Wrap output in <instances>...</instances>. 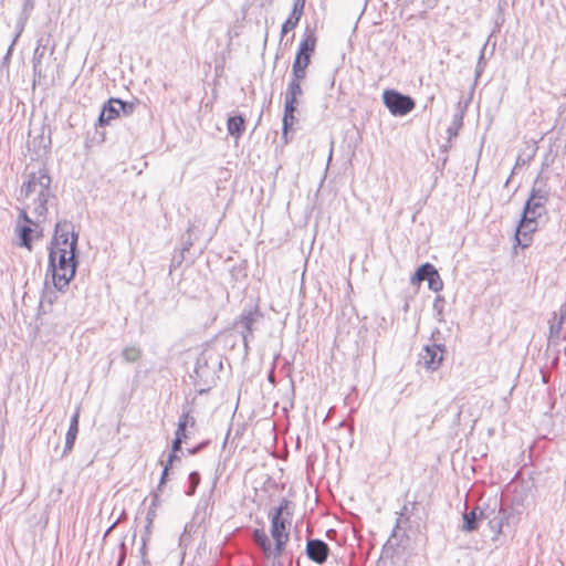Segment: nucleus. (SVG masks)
I'll use <instances>...</instances> for the list:
<instances>
[{
	"label": "nucleus",
	"instance_id": "f257e3e1",
	"mask_svg": "<svg viewBox=\"0 0 566 566\" xmlns=\"http://www.w3.org/2000/svg\"><path fill=\"white\" fill-rule=\"evenodd\" d=\"M50 186L51 177L44 167L29 172L27 180L21 186L19 199L27 203L30 213L38 220L46 218L48 201L53 197Z\"/></svg>",
	"mask_w": 566,
	"mask_h": 566
},
{
	"label": "nucleus",
	"instance_id": "f03ea898",
	"mask_svg": "<svg viewBox=\"0 0 566 566\" xmlns=\"http://www.w3.org/2000/svg\"><path fill=\"white\" fill-rule=\"evenodd\" d=\"M290 501L283 499L277 507L269 513L271 522V536L274 541L273 556L280 557L290 541V526L292 512L289 511Z\"/></svg>",
	"mask_w": 566,
	"mask_h": 566
},
{
	"label": "nucleus",
	"instance_id": "7ed1b4c3",
	"mask_svg": "<svg viewBox=\"0 0 566 566\" xmlns=\"http://www.w3.org/2000/svg\"><path fill=\"white\" fill-rule=\"evenodd\" d=\"M49 270L52 273L53 285L63 291L70 284V281L75 275L76 260L75 253H69L63 250V253L53 255L50 250L49 253Z\"/></svg>",
	"mask_w": 566,
	"mask_h": 566
},
{
	"label": "nucleus",
	"instance_id": "20e7f679",
	"mask_svg": "<svg viewBox=\"0 0 566 566\" xmlns=\"http://www.w3.org/2000/svg\"><path fill=\"white\" fill-rule=\"evenodd\" d=\"M78 234L74 231L72 222L63 220L55 224L54 235L51 242L50 250L52 254L63 253L65 250L69 253H75Z\"/></svg>",
	"mask_w": 566,
	"mask_h": 566
},
{
	"label": "nucleus",
	"instance_id": "39448f33",
	"mask_svg": "<svg viewBox=\"0 0 566 566\" xmlns=\"http://www.w3.org/2000/svg\"><path fill=\"white\" fill-rule=\"evenodd\" d=\"M316 35L314 30L306 28L298 44L295 60L292 65V74L306 77V69L311 63V56L315 51Z\"/></svg>",
	"mask_w": 566,
	"mask_h": 566
},
{
	"label": "nucleus",
	"instance_id": "423d86ee",
	"mask_svg": "<svg viewBox=\"0 0 566 566\" xmlns=\"http://www.w3.org/2000/svg\"><path fill=\"white\" fill-rule=\"evenodd\" d=\"M263 318V313L260 311L258 305L244 308L235 319V327L242 335L244 347H248V343L253 338L256 324Z\"/></svg>",
	"mask_w": 566,
	"mask_h": 566
},
{
	"label": "nucleus",
	"instance_id": "0eeeda50",
	"mask_svg": "<svg viewBox=\"0 0 566 566\" xmlns=\"http://www.w3.org/2000/svg\"><path fill=\"white\" fill-rule=\"evenodd\" d=\"M385 106L394 116H405L416 106L415 101L395 90H386L382 94Z\"/></svg>",
	"mask_w": 566,
	"mask_h": 566
},
{
	"label": "nucleus",
	"instance_id": "6e6552de",
	"mask_svg": "<svg viewBox=\"0 0 566 566\" xmlns=\"http://www.w3.org/2000/svg\"><path fill=\"white\" fill-rule=\"evenodd\" d=\"M548 202V191L545 188L533 187L530 198L527 199L523 214L538 219L546 213V205Z\"/></svg>",
	"mask_w": 566,
	"mask_h": 566
},
{
	"label": "nucleus",
	"instance_id": "1a4fd4ad",
	"mask_svg": "<svg viewBox=\"0 0 566 566\" xmlns=\"http://www.w3.org/2000/svg\"><path fill=\"white\" fill-rule=\"evenodd\" d=\"M217 367L222 368L221 360L218 357L202 353L197 358L195 375L199 380L207 385L213 381Z\"/></svg>",
	"mask_w": 566,
	"mask_h": 566
},
{
	"label": "nucleus",
	"instance_id": "9d476101",
	"mask_svg": "<svg viewBox=\"0 0 566 566\" xmlns=\"http://www.w3.org/2000/svg\"><path fill=\"white\" fill-rule=\"evenodd\" d=\"M55 51V44L52 43V39L50 34H43L39 36L36 41V46L33 52L32 56V66L34 75H38L39 77L43 76V67H42V61L45 57V55L49 53L52 55Z\"/></svg>",
	"mask_w": 566,
	"mask_h": 566
},
{
	"label": "nucleus",
	"instance_id": "9b49d317",
	"mask_svg": "<svg viewBox=\"0 0 566 566\" xmlns=\"http://www.w3.org/2000/svg\"><path fill=\"white\" fill-rule=\"evenodd\" d=\"M444 352V345H426L419 355V364H421L427 370L434 371L441 366Z\"/></svg>",
	"mask_w": 566,
	"mask_h": 566
},
{
	"label": "nucleus",
	"instance_id": "f8f14e48",
	"mask_svg": "<svg viewBox=\"0 0 566 566\" xmlns=\"http://www.w3.org/2000/svg\"><path fill=\"white\" fill-rule=\"evenodd\" d=\"M566 304H562L558 311L552 314L548 319V342L551 344H558L560 339H566Z\"/></svg>",
	"mask_w": 566,
	"mask_h": 566
},
{
	"label": "nucleus",
	"instance_id": "ddd939ff",
	"mask_svg": "<svg viewBox=\"0 0 566 566\" xmlns=\"http://www.w3.org/2000/svg\"><path fill=\"white\" fill-rule=\"evenodd\" d=\"M536 229L537 219H532V217L523 214L515 233L517 244L523 249L530 247L532 241L531 234L535 232Z\"/></svg>",
	"mask_w": 566,
	"mask_h": 566
},
{
	"label": "nucleus",
	"instance_id": "4468645a",
	"mask_svg": "<svg viewBox=\"0 0 566 566\" xmlns=\"http://www.w3.org/2000/svg\"><path fill=\"white\" fill-rule=\"evenodd\" d=\"M329 547L322 539H307L306 543V555L316 564H324L328 557Z\"/></svg>",
	"mask_w": 566,
	"mask_h": 566
},
{
	"label": "nucleus",
	"instance_id": "2eb2a0df",
	"mask_svg": "<svg viewBox=\"0 0 566 566\" xmlns=\"http://www.w3.org/2000/svg\"><path fill=\"white\" fill-rule=\"evenodd\" d=\"M119 108H123L122 106V99L119 98H111L106 104H104L99 117L98 123L101 126L108 125L113 119H116L119 117Z\"/></svg>",
	"mask_w": 566,
	"mask_h": 566
},
{
	"label": "nucleus",
	"instance_id": "dca6fc26",
	"mask_svg": "<svg viewBox=\"0 0 566 566\" xmlns=\"http://www.w3.org/2000/svg\"><path fill=\"white\" fill-rule=\"evenodd\" d=\"M80 412H81V408L78 406V407H76L74 413L71 417L70 426H69V429H67V432L65 436V446H64V450H63L64 455L70 453L74 448L76 437L78 433Z\"/></svg>",
	"mask_w": 566,
	"mask_h": 566
},
{
	"label": "nucleus",
	"instance_id": "f3484780",
	"mask_svg": "<svg viewBox=\"0 0 566 566\" xmlns=\"http://www.w3.org/2000/svg\"><path fill=\"white\" fill-rule=\"evenodd\" d=\"M304 76L291 75V80L287 84V88L284 96V103L293 106L298 105V97L303 94V90L301 86Z\"/></svg>",
	"mask_w": 566,
	"mask_h": 566
},
{
	"label": "nucleus",
	"instance_id": "a211bd4d",
	"mask_svg": "<svg viewBox=\"0 0 566 566\" xmlns=\"http://www.w3.org/2000/svg\"><path fill=\"white\" fill-rule=\"evenodd\" d=\"M252 538L265 557L273 556V548L264 530L255 528L252 533Z\"/></svg>",
	"mask_w": 566,
	"mask_h": 566
},
{
	"label": "nucleus",
	"instance_id": "6ab92c4d",
	"mask_svg": "<svg viewBox=\"0 0 566 566\" xmlns=\"http://www.w3.org/2000/svg\"><path fill=\"white\" fill-rule=\"evenodd\" d=\"M245 129V120L241 115L231 116L227 120V130L229 135L237 139L242 136Z\"/></svg>",
	"mask_w": 566,
	"mask_h": 566
},
{
	"label": "nucleus",
	"instance_id": "aec40b11",
	"mask_svg": "<svg viewBox=\"0 0 566 566\" xmlns=\"http://www.w3.org/2000/svg\"><path fill=\"white\" fill-rule=\"evenodd\" d=\"M511 514L505 509H500L496 516L490 520L489 524L493 532L501 534L503 526L509 524Z\"/></svg>",
	"mask_w": 566,
	"mask_h": 566
},
{
	"label": "nucleus",
	"instance_id": "412c9836",
	"mask_svg": "<svg viewBox=\"0 0 566 566\" xmlns=\"http://www.w3.org/2000/svg\"><path fill=\"white\" fill-rule=\"evenodd\" d=\"M36 229L38 228H35L32 224L19 226L17 228V232H18L19 239H20L19 245L23 247V248H27L28 250H31L32 249V245H31V241H32L31 234L33 232H35Z\"/></svg>",
	"mask_w": 566,
	"mask_h": 566
},
{
	"label": "nucleus",
	"instance_id": "4be33fe9",
	"mask_svg": "<svg viewBox=\"0 0 566 566\" xmlns=\"http://www.w3.org/2000/svg\"><path fill=\"white\" fill-rule=\"evenodd\" d=\"M438 273L437 269L430 264V263H424L422 264L417 271L416 273L413 274V276L411 277V282L412 283H416V282H422V281H429L430 277H432L433 275H436Z\"/></svg>",
	"mask_w": 566,
	"mask_h": 566
},
{
	"label": "nucleus",
	"instance_id": "5701e85b",
	"mask_svg": "<svg viewBox=\"0 0 566 566\" xmlns=\"http://www.w3.org/2000/svg\"><path fill=\"white\" fill-rule=\"evenodd\" d=\"M537 151V146L535 143L526 144L525 148L518 154L516 158L515 166H526L528 165L533 158L535 157Z\"/></svg>",
	"mask_w": 566,
	"mask_h": 566
},
{
	"label": "nucleus",
	"instance_id": "b1692460",
	"mask_svg": "<svg viewBox=\"0 0 566 566\" xmlns=\"http://www.w3.org/2000/svg\"><path fill=\"white\" fill-rule=\"evenodd\" d=\"M297 106H293L290 104L284 103V114H283V138L286 139L287 130L291 128L294 124L295 116L294 113L296 111Z\"/></svg>",
	"mask_w": 566,
	"mask_h": 566
},
{
	"label": "nucleus",
	"instance_id": "393cba45",
	"mask_svg": "<svg viewBox=\"0 0 566 566\" xmlns=\"http://www.w3.org/2000/svg\"><path fill=\"white\" fill-rule=\"evenodd\" d=\"M478 510L479 507H474L471 512L464 513L463 515V524H462V531L464 532H473L478 530L479 523H478Z\"/></svg>",
	"mask_w": 566,
	"mask_h": 566
},
{
	"label": "nucleus",
	"instance_id": "a878e982",
	"mask_svg": "<svg viewBox=\"0 0 566 566\" xmlns=\"http://www.w3.org/2000/svg\"><path fill=\"white\" fill-rule=\"evenodd\" d=\"M189 424L193 426L195 424V419L189 415V412H184L179 417V419H178V427H177V430H176V437L186 439L187 438V436H186V428Z\"/></svg>",
	"mask_w": 566,
	"mask_h": 566
},
{
	"label": "nucleus",
	"instance_id": "bb28decb",
	"mask_svg": "<svg viewBox=\"0 0 566 566\" xmlns=\"http://www.w3.org/2000/svg\"><path fill=\"white\" fill-rule=\"evenodd\" d=\"M142 354H143V352H142L140 347L135 346V345L126 346L122 352L123 359L126 363H135V361L139 360L142 357Z\"/></svg>",
	"mask_w": 566,
	"mask_h": 566
},
{
	"label": "nucleus",
	"instance_id": "cd10ccee",
	"mask_svg": "<svg viewBox=\"0 0 566 566\" xmlns=\"http://www.w3.org/2000/svg\"><path fill=\"white\" fill-rule=\"evenodd\" d=\"M57 289L53 285V287L49 286L48 283H45L44 290L41 295L40 303L52 305L56 298H57Z\"/></svg>",
	"mask_w": 566,
	"mask_h": 566
},
{
	"label": "nucleus",
	"instance_id": "c85d7f7f",
	"mask_svg": "<svg viewBox=\"0 0 566 566\" xmlns=\"http://www.w3.org/2000/svg\"><path fill=\"white\" fill-rule=\"evenodd\" d=\"M302 17H298V14L290 13V17L285 20V22L282 24V36L285 35L289 31L295 29L300 22Z\"/></svg>",
	"mask_w": 566,
	"mask_h": 566
},
{
	"label": "nucleus",
	"instance_id": "c756f323",
	"mask_svg": "<svg viewBox=\"0 0 566 566\" xmlns=\"http://www.w3.org/2000/svg\"><path fill=\"white\" fill-rule=\"evenodd\" d=\"M462 126V115H454L451 125L448 127L447 133L449 139L455 138L459 134V130Z\"/></svg>",
	"mask_w": 566,
	"mask_h": 566
},
{
	"label": "nucleus",
	"instance_id": "7c9ffc66",
	"mask_svg": "<svg viewBox=\"0 0 566 566\" xmlns=\"http://www.w3.org/2000/svg\"><path fill=\"white\" fill-rule=\"evenodd\" d=\"M200 483V474L197 471H193L189 474L188 478V489L186 490V495L191 496L195 494L197 486Z\"/></svg>",
	"mask_w": 566,
	"mask_h": 566
},
{
	"label": "nucleus",
	"instance_id": "2f4dec72",
	"mask_svg": "<svg viewBox=\"0 0 566 566\" xmlns=\"http://www.w3.org/2000/svg\"><path fill=\"white\" fill-rule=\"evenodd\" d=\"M29 211L30 209H28L27 203H24V208L20 210V219H22L27 224H32L35 228H39L40 223L43 222L44 220H38L35 216L31 218L29 216Z\"/></svg>",
	"mask_w": 566,
	"mask_h": 566
},
{
	"label": "nucleus",
	"instance_id": "473e14b6",
	"mask_svg": "<svg viewBox=\"0 0 566 566\" xmlns=\"http://www.w3.org/2000/svg\"><path fill=\"white\" fill-rule=\"evenodd\" d=\"M159 495L157 493L154 494L151 504L147 511L146 515V522H149V524H153L155 517H156V509L158 505Z\"/></svg>",
	"mask_w": 566,
	"mask_h": 566
},
{
	"label": "nucleus",
	"instance_id": "72a5a7b5",
	"mask_svg": "<svg viewBox=\"0 0 566 566\" xmlns=\"http://www.w3.org/2000/svg\"><path fill=\"white\" fill-rule=\"evenodd\" d=\"M428 286L433 292H439L443 289V282H442L439 273H437L436 275L430 277V280L428 281Z\"/></svg>",
	"mask_w": 566,
	"mask_h": 566
},
{
	"label": "nucleus",
	"instance_id": "f704fd0d",
	"mask_svg": "<svg viewBox=\"0 0 566 566\" xmlns=\"http://www.w3.org/2000/svg\"><path fill=\"white\" fill-rule=\"evenodd\" d=\"M305 7V0H294L292 13L298 14V17L303 15Z\"/></svg>",
	"mask_w": 566,
	"mask_h": 566
},
{
	"label": "nucleus",
	"instance_id": "c9c22d12",
	"mask_svg": "<svg viewBox=\"0 0 566 566\" xmlns=\"http://www.w3.org/2000/svg\"><path fill=\"white\" fill-rule=\"evenodd\" d=\"M122 106L123 108H119V113L128 116V115H132L134 109H135V104L134 103H127V102H123L122 101Z\"/></svg>",
	"mask_w": 566,
	"mask_h": 566
},
{
	"label": "nucleus",
	"instance_id": "e433bc0d",
	"mask_svg": "<svg viewBox=\"0 0 566 566\" xmlns=\"http://www.w3.org/2000/svg\"><path fill=\"white\" fill-rule=\"evenodd\" d=\"M443 304H444V300L442 296L438 295L433 302V310L437 311V313L439 315L442 314V311H443Z\"/></svg>",
	"mask_w": 566,
	"mask_h": 566
},
{
	"label": "nucleus",
	"instance_id": "4c0bfd02",
	"mask_svg": "<svg viewBox=\"0 0 566 566\" xmlns=\"http://www.w3.org/2000/svg\"><path fill=\"white\" fill-rule=\"evenodd\" d=\"M125 558H126V546H125V542L122 541L119 544V554H118L117 566H122Z\"/></svg>",
	"mask_w": 566,
	"mask_h": 566
},
{
	"label": "nucleus",
	"instance_id": "58836bf2",
	"mask_svg": "<svg viewBox=\"0 0 566 566\" xmlns=\"http://www.w3.org/2000/svg\"><path fill=\"white\" fill-rule=\"evenodd\" d=\"M148 541H149L148 536H142V545L139 547L140 557H148V553H147Z\"/></svg>",
	"mask_w": 566,
	"mask_h": 566
},
{
	"label": "nucleus",
	"instance_id": "ea45409f",
	"mask_svg": "<svg viewBox=\"0 0 566 566\" xmlns=\"http://www.w3.org/2000/svg\"><path fill=\"white\" fill-rule=\"evenodd\" d=\"M182 441H184L182 438L175 437V440L172 441L171 452L177 453L181 449Z\"/></svg>",
	"mask_w": 566,
	"mask_h": 566
},
{
	"label": "nucleus",
	"instance_id": "a19ab883",
	"mask_svg": "<svg viewBox=\"0 0 566 566\" xmlns=\"http://www.w3.org/2000/svg\"><path fill=\"white\" fill-rule=\"evenodd\" d=\"M168 470H169L168 465H165L164 470H163V473H161V476H160V482H159L158 489H160V486L166 482V478L168 475Z\"/></svg>",
	"mask_w": 566,
	"mask_h": 566
},
{
	"label": "nucleus",
	"instance_id": "79ce46f5",
	"mask_svg": "<svg viewBox=\"0 0 566 566\" xmlns=\"http://www.w3.org/2000/svg\"><path fill=\"white\" fill-rule=\"evenodd\" d=\"M176 459H178L177 453L170 452L166 465H168V468L171 467Z\"/></svg>",
	"mask_w": 566,
	"mask_h": 566
},
{
	"label": "nucleus",
	"instance_id": "37998d69",
	"mask_svg": "<svg viewBox=\"0 0 566 566\" xmlns=\"http://www.w3.org/2000/svg\"><path fill=\"white\" fill-rule=\"evenodd\" d=\"M20 33H21V30L19 32H17V34H15V36H14V39H13L9 50H8V52H7V56H9L11 54L12 49H13L15 42L18 41V38L20 36Z\"/></svg>",
	"mask_w": 566,
	"mask_h": 566
},
{
	"label": "nucleus",
	"instance_id": "c03bdc74",
	"mask_svg": "<svg viewBox=\"0 0 566 566\" xmlns=\"http://www.w3.org/2000/svg\"><path fill=\"white\" fill-rule=\"evenodd\" d=\"M151 526H153V524H149V522H146L145 533L143 536H148V539L150 538V535H151Z\"/></svg>",
	"mask_w": 566,
	"mask_h": 566
},
{
	"label": "nucleus",
	"instance_id": "a18cd8bd",
	"mask_svg": "<svg viewBox=\"0 0 566 566\" xmlns=\"http://www.w3.org/2000/svg\"><path fill=\"white\" fill-rule=\"evenodd\" d=\"M138 566H150V560L148 559V557H140Z\"/></svg>",
	"mask_w": 566,
	"mask_h": 566
},
{
	"label": "nucleus",
	"instance_id": "49530a36",
	"mask_svg": "<svg viewBox=\"0 0 566 566\" xmlns=\"http://www.w3.org/2000/svg\"><path fill=\"white\" fill-rule=\"evenodd\" d=\"M205 446V443H201L199 444L198 447L196 448H192V449H189L188 452L189 454H195L199 449H201L202 447Z\"/></svg>",
	"mask_w": 566,
	"mask_h": 566
},
{
	"label": "nucleus",
	"instance_id": "de8ad7c7",
	"mask_svg": "<svg viewBox=\"0 0 566 566\" xmlns=\"http://www.w3.org/2000/svg\"><path fill=\"white\" fill-rule=\"evenodd\" d=\"M268 378H269V381H270V382H272V384H274V382H275V380H274V370H273V369L270 371V374H269V377H268Z\"/></svg>",
	"mask_w": 566,
	"mask_h": 566
},
{
	"label": "nucleus",
	"instance_id": "09e8293b",
	"mask_svg": "<svg viewBox=\"0 0 566 566\" xmlns=\"http://www.w3.org/2000/svg\"><path fill=\"white\" fill-rule=\"evenodd\" d=\"M407 510H408L407 505H403L401 509V512H400V516H405L407 513Z\"/></svg>",
	"mask_w": 566,
	"mask_h": 566
},
{
	"label": "nucleus",
	"instance_id": "8fccbe9b",
	"mask_svg": "<svg viewBox=\"0 0 566 566\" xmlns=\"http://www.w3.org/2000/svg\"><path fill=\"white\" fill-rule=\"evenodd\" d=\"M115 525H116V523H114L109 528H107L106 535L114 528Z\"/></svg>",
	"mask_w": 566,
	"mask_h": 566
},
{
	"label": "nucleus",
	"instance_id": "3c124183",
	"mask_svg": "<svg viewBox=\"0 0 566 566\" xmlns=\"http://www.w3.org/2000/svg\"><path fill=\"white\" fill-rule=\"evenodd\" d=\"M400 521H401V518H398V520H397L396 528H398V527L400 526Z\"/></svg>",
	"mask_w": 566,
	"mask_h": 566
}]
</instances>
